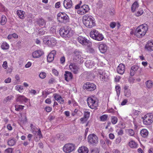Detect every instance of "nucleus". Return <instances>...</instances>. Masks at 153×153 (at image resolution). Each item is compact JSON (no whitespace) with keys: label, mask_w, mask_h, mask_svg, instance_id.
Returning <instances> with one entry per match:
<instances>
[{"label":"nucleus","mask_w":153,"mask_h":153,"mask_svg":"<svg viewBox=\"0 0 153 153\" xmlns=\"http://www.w3.org/2000/svg\"><path fill=\"white\" fill-rule=\"evenodd\" d=\"M84 25L87 27L92 28L96 26V24L94 18L91 16L86 14L82 18Z\"/></svg>","instance_id":"obj_1"},{"label":"nucleus","mask_w":153,"mask_h":153,"mask_svg":"<svg viewBox=\"0 0 153 153\" xmlns=\"http://www.w3.org/2000/svg\"><path fill=\"white\" fill-rule=\"evenodd\" d=\"M148 29V26L146 24H142L138 27L133 32V34L138 38H142L145 35Z\"/></svg>","instance_id":"obj_2"},{"label":"nucleus","mask_w":153,"mask_h":153,"mask_svg":"<svg viewBox=\"0 0 153 153\" xmlns=\"http://www.w3.org/2000/svg\"><path fill=\"white\" fill-rule=\"evenodd\" d=\"M59 31L60 36L65 39H67L71 37L74 34V31L67 26L61 27Z\"/></svg>","instance_id":"obj_3"},{"label":"nucleus","mask_w":153,"mask_h":153,"mask_svg":"<svg viewBox=\"0 0 153 153\" xmlns=\"http://www.w3.org/2000/svg\"><path fill=\"white\" fill-rule=\"evenodd\" d=\"M90 36L93 39L99 41L104 39L103 35L95 29H93L90 32Z\"/></svg>","instance_id":"obj_4"},{"label":"nucleus","mask_w":153,"mask_h":153,"mask_svg":"<svg viewBox=\"0 0 153 153\" xmlns=\"http://www.w3.org/2000/svg\"><path fill=\"white\" fill-rule=\"evenodd\" d=\"M57 18L58 21L62 23L66 24L69 21L68 16L64 12L59 13L57 15Z\"/></svg>","instance_id":"obj_5"},{"label":"nucleus","mask_w":153,"mask_h":153,"mask_svg":"<svg viewBox=\"0 0 153 153\" xmlns=\"http://www.w3.org/2000/svg\"><path fill=\"white\" fill-rule=\"evenodd\" d=\"M44 43L50 47L55 45L57 43L55 39L51 36H46L43 38Z\"/></svg>","instance_id":"obj_6"},{"label":"nucleus","mask_w":153,"mask_h":153,"mask_svg":"<svg viewBox=\"0 0 153 153\" xmlns=\"http://www.w3.org/2000/svg\"><path fill=\"white\" fill-rule=\"evenodd\" d=\"M97 98L94 97H89L87 100V104L88 106L91 109L96 108L98 105Z\"/></svg>","instance_id":"obj_7"},{"label":"nucleus","mask_w":153,"mask_h":153,"mask_svg":"<svg viewBox=\"0 0 153 153\" xmlns=\"http://www.w3.org/2000/svg\"><path fill=\"white\" fill-rule=\"evenodd\" d=\"M143 123L146 125H149L153 122V113L146 114L142 117Z\"/></svg>","instance_id":"obj_8"},{"label":"nucleus","mask_w":153,"mask_h":153,"mask_svg":"<svg viewBox=\"0 0 153 153\" xmlns=\"http://www.w3.org/2000/svg\"><path fill=\"white\" fill-rule=\"evenodd\" d=\"M87 140L89 144L92 146H96L98 143V138L94 134H89Z\"/></svg>","instance_id":"obj_9"},{"label":"nucleus","mask_w":153,"mask_h":153,"mask_svg":"<svg viewBox=\"0 0 153 153\" xmlns=\"http://www.w3.org/2000/svg\"><path fill=\"white\" fill-rule=\"evenodd\" d=\"M77 39L78 42L83 45L90 47L91 45V42L83 36H79L77 37Z\"/></svg>","instance_id":"obj_10"},{"label":"nucleus","mask_w":153,"mask_h":153,"mask_svg":"<svg viewBox=\"0 0 153 153\" xmlns=\"http://www.w3.org/2000/svg\"><path fill=\"white\" fill-rule=\"evenodd\" d=\"M75 149V146L74 144L68 143L66 144L63 147V151L66 153H70L73 151Z\"/></svg>","instance_id":"obj_11"},{"label":"nucleus","mask_w":153,"mask_h":153,"mask_svg":"<svg viewBox=\"0 0 153 153\" xmlns=\"http://www.w3.org/2000/svg\"><path fill=\"white\" fill-rule=\"evenodd\" d=\"M83 87L87 91H92L96 88V86L94 84L88 82L84 84Z\"/></svg>","instance_id":"obj_12"},{"label":"nucleus","mask_w":153,"mask_h":153,"mask_svg":"<svg viewBox=\"0 0 153 153\" xmlns=\"http://www.w3.org/2000/svg\"><path fill=\"white\" fill-rule=\"evenodd\" d=\"M89 10L88 6L86 5H84L82 6L79 10L77 11L78 14L80 15H83L87 12Z\"/></svg>","instance_id":"obj_13"},{"label":"nucleus","mask_w":153,"mask_h":153,"mask_svg":"<svg viewBox=\"0 0 153 153\" xmlns=\"http://www.w3.org/2000/svg\"><path fill=\"white\" fill-rule=\"evenodd\" d=\"M82 56L81 52L77 51H74V58L76 62H81L83 58Z\"/></svg>","instance_id":"obj_14"},{"label":"nucleus","mask_w":153,"mask_h":153,"mask_svg":"<svg viewBox=\"0 0 153 153\" xmlns=\"http://www.w3.org/2000/svg\"><path fill=\"white\" fill-rule=\"evenodd\" d=\"M69 68L74 73L76 74L79 72L78 67L75 63H71L69 66Z\"/></svg>","instance_id":"obj_15"},{"label":"nucleus","mask_w":153,"mask_h":153,"mask_svg":"<svg viewBox=\"0 0 153 153\" xmlns=\"http://www.w3.org/2000/svg\"><path fill=\"white\" fill-rule=\"evenodd\" d=\"M99 48L101 53H104L108 50V47L105 43H101L99 45Z\"/></svg>","instance_id":"obj_16"},{"label":"nucleus","mask_w":153,"mask_h":153,"mask_svg":"<svg viewBox=\"0 0 153 153\" xmlns=\"http://www.w3.org/2000/svg\"><path fill=\"white\" fill-rule=\"evenodd\" d=\"M54 98L60 104H63L64 103V100L60 95L57 94H54L53 95Z\"/></svg>","instance_id":"obj_17"},{"label":"nucleus","mask_w":153,"mask_h":153,"mask_svg":"<svg viewBox=\"0 0 153 153\" xmlns=\"http://www.w3.org/2000/svg\"><path fill=\"white\" fill-rule=\"evenodd\" d=\"M44 53L43 51L41 50L36 51L32 53V56L33 58H37L41 56Z\"/></svg>","instance_id":"obj_18"},{"label":"nucleus","mask_w":153,"mask_h":153,"mask_svg":"<svg viewBox=\"0 0 153 153\" xmlns=\"http://www.w3.org/2000/svg\"><path fill=\"white\" fill-rule=\"evenodd\" d=\"M145 48L149 51H153V40L148 41L147 42Z\"/></svg>","instance_id":"obj_19"},{"label":"nucleus","mask_w":153,"mask_h":153,"mask_svg":"<svg viewBox=\"0 0 153 153\" xmlns=\"http://www.w3.org/2000/svg\"><path fill=\"white\" fill-rule=\"evenodd\" d=\"M98 74L100 75V77L102 80L105 81L108 77V75L107 74L105 71L104 70H99Z\"/></svg>","instance_id":"obj_20"},{"label":"nucleus","mask_w":153,"mask_h":153,"mask_svg":"<svg viewBox=\"0 0 153 153\" xmlns=\"http://www.w3.org/2000/svg\"><path fill=\"white\" fill-rule=\"evenodd\" d=\"M56 54V51L53 50L51 51L47 56V60L48 62H51L54 59V56Z\"/></svg>","instance_id":"obj_21"},{"label":"nucleus","mask_w":153,"mask_h":153,"mask_svg":"<svg viewBox=\"0 0 153 153\" xmlns=\"http://www.w3.org/2000/svg\"><path fill=\"white\" fill-rule=\"evenodd\" d=\"M125 66L122 64H120L117 68V73L120 74H123L124 72Z\"/></svg>","instance_id":"obj_22"},{"label":"nucleus","mask_w":153,"mask_h":153,"mask_svg":"<svg viewBox=\"0 0 153 153\" xmlns=\"http://www.w3.org/2000/svg\"><path fill=\"white\" fill-rule=\"evenodd\" d=\"M72 5L71 0H65L63 2L64 7L66 9L71 8Z\"/></svg>","instance_id":"obj_23"},{"label":"nucleus","mask_w":153,"mask_h":153,"mask_svg":"<svg viewBox=\"0 0 153 153\" xmlns=\"http://www.w3.org/2000/svg\"><path fill=\"white\" fill-rule=\"evenodd\" d=\"M27 100V99L24 96L20 95H17L16 98V101L17 102H20L23 103L26 102Z\"/></svg>","instance_id":"obj_24"},{"label":"nucleus","mask_w":153,"mask_h":153,"mask_svg":"<svg viewBox=\"0 0 153 153\" xmlns=\"http://www.w3.org/2000/svg\"><path fill=\"white\" fill-rule=\"evenodd\" d=\"M124 95L127 97H129L131 94V91L129 88V86L125 85L124 86Z\"/></svg>","instance_id":"obj_25"},{"label":"nucleus","mask_w":153,"mask_h":153,"mask_svg":"<svg viewBox=\"0 0 153 153\" xmlns=\"http://www.w3.org/2000/svg\"><path fill=\"white\" fill-rule=\"evenodd\" d=\"M95 64L94 63V61H92L90 60L87 61L85 63V65L87 68H94V65Z\"/></svg>","instance_id":"obj_26"},{"label":"nucleus","mask_w":153,"mask_h":153,"mask_svg":"<svg viewBox=\"0 0 153 153\" xmlns=\"http://www.w3.org/2000/svg\"><path fill=\"white\" fill-rule=\"evenodd\" d=\"M34 134L35 135L34 139L36 141H38L42 137L40 129L39 130L38 132L37 131V132L35 133Z\"/></svg>","instance_id":"obj_27"},{"label":"nucleus","mask_w":153,"mask_h":153,"mask_svg":"<svg viewBox=\"0 0 153 153\" xmlns=\"http://www.w3.org/2000/svg\"><path fill=\"white\" fill-rule=\"evenodd\" d=\"M128 145L131 148L135 149L138 147V144L137 143L132 140H131L128 143Z\"/></svg>","instance_id":"obj_28"},{"label":"nucleus","mask_w":153,"mask_h":153,"mask_svg":"<svg viewBox=\"0 0 153 153\" xmlns=\"http://www.w3.org/2000/svg\"><path fill=\"white\" fill-rule=\"evenodd\" d=\"M65 79L67 81H69L72 78V74L70 72L66 71L64 74Z\"/></svg>","instance_id":"obj_29"},{"label":"nucleus","mask_w":153,"mask_h":153,"mask_svg":"<svg viewBox=\"0 0 153 153\" xmlns=\"http://www.w3.org/2000/svg\"><path fill=\"white\" fill-rule=\"evenodd\" d=\"M78 151L79 153H88L89 150L87 147L83 146L79 147Z\"/></svg>","instance_id":"obj_30"},{"label":"nucleus","mask_w":153,"mask_h":153,"mask_svg":"<svg viewBox=\"0 0 153 153\" xmlns=\"http://www.w3.org/2000/svg\"><path fill=\"white\" fill-rule=\"evenodd\" d=\"M138 66L137 65L133 66L131 68L130 73V75L131 76H133L134 75L136 71L138 69Z\"/></svg>","instance_id":"obj_31"},{"label":"nucleus","mask_w":153,"mask_h":153,"mask_svg":"<svg viewBox=\"0 0 153 153\" xmlns=\"http://www.w3.org/2000/svg\"><path fill=\"white\" fill-rule=\"evenodd\" d=\"M37 24L40 27H45L46 22L42 19H39L37 21Z\"/></svg>","instance_id":"obj_32"},{"label":"nucleus","mask_w":153,"mask_h":153,"mask_svg":"<svg viewBox=\"0 0 153 153\" xmlns=\"http://www.w3.org/2000/svg\"><path fill=\"white\" fill-rule=\"evenodd\" d=\"M17 13L19 17L21 19H23L25 18L24 15L25 12L22 10H18Z\"/></svg>","instance_id":"obj_33"},{"label":"nucleus","mask_w":153,"mask_h":153,"mask_svg":"<svg viewBox=\"0 0 153 153\" xmlns=\"http://www.w3.org/2000/svg\"><path fill=\"white\" fill-rule=\"evenodd\" d=\"M139 6V4L137 1H135L133 3L131 6V10L133 12H134V11Z\"/></svg>","instance_id":"obj_34"},{"label":"nucleus","mask_w":153,"mask_h":153,"mask_svg":"<svg viewBox=\"0 0 153 153\" xmlns=\"http://www.w3.org/2000/svg\"><path fill=\"white\" fill-rule=\"evenodd\" d=\"M30 127L31 128V131L33 134L37 132L40 129L38 128H37L35 126H34L33 124H30Z\"/></svg>","instance_id":"obj_35"},{"label":"nucleus","mask_w":153,"mask_h":153,"mask_svg":"<svg viewBox=\"0 0 153 153\" xmlns=\"http://www.w3.org/2000/svg\"><path fill=\"white\" fill-rule=\"evenodd\" d=\"M7 21V19L5 15H3L1 16L0 21V24L1 25H4Z\"/></svg>","instance_id":"obj_36"},{"label":"nucleus","mask_w":153,"mask_h":153,"mask_svg":"<svg viewBox=\"0 0 153 153\" xmlns=\"http://www.w3.org/2000/svg\"><path fill=\"white\" fill-rule=\"evenodd\" d=\"M140 134L143 137H146L148 135V131L146 129H143L140 131Z\"/></svg>","instance_id":"obj_37"},{"label":"nucleus","mask_w":153,"mask_h":153,"mask_svg":"<svg viewBox=\"0 0 153 153\" xmlns=\"http://www.w3.org/2000/svg\"><path fill=\"white\" fill-rule=\"evenodd\" d=\"M9 47V45L5 42L3 43L1 45V48L3 50H7Z\"/></svg>","instance_id":"obj_38"},{"label":"nucleus","mask_w":153,"mask_h":153,"mask_svg":"<svg viewBox=\"0 0 153 153\" xmlns=\"http://www.w3.org/2000/svg\"><path fill=\"white\" fill-rule=\"evenodd\" d=\"M117 126L120 129H124L126 127L125 123L122 121L120 122Z\"/></svg>","instance_id":"obj_39"},{"label":"nucleus","mask_w":153,"mask_h":153,"mask_svg":"<svg viewBox=\"0 0 153 153\" xmlns=\"http://www.w3.org/2000/svg\"><path fill=\"white\" fill-rule=\"evenodd\" d=\"M15 88L16 90L19 92L22 93L23 90V87L22 85H17L15 86Z\"/></svg>","instance_id":"obj_40"},{"label":"nucleus","mask_w":153,"mask_h":153,"mask_svg":"<svg viewBox=\"0 0 153 153\" xmlns=\"http://www.w3.org/2000/svg\"><path fill=\"white\" fill-rule=\"evenodd\" d=\"M24 106L19 105H15V110L16 111H20L22 110Z\"/></svg>","instance_id":"obj_41"},{"label":"nucleus","mask_w":153,"mask_h":153,"mask_svg":"<svg viewBox=\"0 0 153 153\" xmlns=\"http://www.w3.org/2000/svg\"><path fill=\"white\" fill-rule=\"evenodd\" d=\"M146 87L149 88H151L152 87L153 82L151 80H148L146 82Z\"/></svg>","instance_id":"obj_42"},{"label":"nucleus","mask_w":153,"mask_h":153,"mask_svg":"<svg viewBox=\"0 0 153 153\" xmlns=\"http://www.w3.org/2000/svg\"><path fill=\"white\" fill-rule=\"evenodd\" d=\"M16 143V141L15 140L12 139L8 141V144L10 146H12L14 145Z\"/></svg>","instance_id":"obj_43"},{"label":"nucleus","mask_w":153,"mask_h":153,"mask_svg":"<svg viewBox=\"0 0 153 153\" xmlns=\"http://www.w3.org/2000/svg\"><path fill=\"white\" fill-rule=\"evenodd\" d=\"M118 121V119L117 117L113 116L112 117L111 119V121L112 124L114 125L116 124Z\"/></svg>","instance_id":"obj_44"},{"label":"nucleus","mask_w":153,"mask_h":153,"mask_svg":"<svg viewBox=\"0 0 153 153\" xmlns=\"http://www.w3.org/2000/svg\"><path fill=\"white\" fill-rule=\"evenodd\" d=\"M115 90L117 92V95L118 97H119L120 93V87L119 85L115 86Z\"/></svg>","instance_id":"obj_45"},{"label":"nucleus","mask_w":153,"mask_h":153,"mask_svg":"<svg viewBox=\"0 0 153 153\" xmlns=\"http://www.w3.org/2000/svg\"><path fill=\"white\" fill-rule=\"evenodd\" d=\"M143 9H140L135 13L136 16H139L143 14Z\"/></svg>","instance_id":"obj_46"},{"label":"nucleus","mask_w":153,"mask_h":153,"mask_svg":"<svg viewBox=\"0 0 153 153\" xmlns=\"http://www.w3.org/2000/svg\"><path fill=\"white\" fill-rule=\"evenodd\" d=\"M13 97L12 96H8L4 100V102L6 103L8 101H10L13 99Z\"/></svg>","instance_id":"obj_47"},{"label":"nucleus","mask_w":153,"mask_h":153,"mask_svg":"<svg viewBox=\"0 0 153 153\" xmlns=\"http://www.w3.org/2000/svg\"><path fill=\"white\" fill-rule=\"evenodd\" d=\"M0 7L1 11L2 12H5L7 10V9L4 6V5L0 2Z\"/></svg>","instance_id":"obj_48"},{"label":"nucleus","mask_w":153,"mask_h":153,"mask_svg":"<svg viewBox=\"0 0 153 153\" xmlns=\"http://www.w3.org/2000/svg\"><path fill=\"white\" fill-rule=\"evenodd\" d=\"M46 73L43 72H41L39 75L40 78L42 79H44L46 77Z\"/></svg>","instance_id":"obj_49"},{"label":"nucleus","mask_w":153,"mask_h":153,"mask_svg":"<svg viewBox=\"0 0 153 153\" xmlns=\"http://www.w3.org/2000/svg\"><path fill=\"white\" fill-rule=\"evenodd\" d=\"M128 133L129 135L133 136L134 134V132L132 129H129L128 130Z\"/></svg>","instance_id":"obj_50"},{"label":"nucleus","mask_w":153,"mask_h":153,"mask_svg":"<svg viewBox=\"0 0 153 153\" xmlns=\"http://www.w3.org/2000/svg\"><path fill=\"white\" fill-rule=\"evenodd\" d=\"M108 117V115L106 114H105L101 116L100 119L102 121H105L106 120Z\"/></svg>","instance_id":"obj_51"},{"label":"nucleus","mask_w":153,"mask_h":153,"mask_svg":"<svg viewBox=\"0 0 153 153\" xmlns=\"http://www.w3.org/2000/svg\"><path fill=\"white\" fill-rule=\"evenodd\" d=\"M121 141V138L120 137H118L115 140V142L116 144H118L120 143Z\"/></svg>","instance_id":"obj_52"},{"label":"nucleus","mask_w":153,"mask_h":153,"mask_svg":"<svg viewBox=\"0 0 153 153\" xmlns=\"http://www.w3.org/2000/svg\"><path fill=\"white\" fill-rule=\"evenodd\" d=\"M91 153H99V149L97 148H95L91 150Z\"/></svg>","instance_id":"obj_53"},{"label":"nucleus","mask_w":153,"mask_h":153,"mask_svg":"<svg viewBox=\"0 0 153 153\" xmlns=\"http://www.w3.org/2000/svg\"><path fill=\"white\" fill-rule=\"evenodd\" d=\"M84 117L86 118V119L88 118L90 114V113L88 111H85L84 113Z\"/></svg>","instance_id":"obj_54"},{"label":"nucleus","mask_w":153,"mask_h":153,"mask_svg":"<svg viewBox=\"0 0 153 153\" xmlns=\"http://www.w3.org/2000/svg\"><path fill=\"white\" fill-rule=\"evenodd\" d=\"M21 116L23 121L24 120H26V115L25 113L21 114Z\"/></svg>","instance_id":"obj_55"},{"label":"nucleus","mask_w":153,"mask_h":153,"mask_svg":"<svg viewBox=\"0 0 153 153\" xmlns=\"http://www.w3.org/2000/svg\"><path fill=\"white\" fill-rule=\"evenodd\" d=\"M105 141L106 144L108 145V146H109L111 145L112 142L108 139H106L105 140Z\"/></svg>","instance_id":"obj_56"},{"label":"nucleus","mask_w":153,"mask_h":153,"mask_svg":"<svg viewBox=\"0 0 153 153\" xmlns=\"http://www.w3.org/2000/svg\"><path fill=\"white\" fill-rule=\"evenodd\" d=\"M118 135H122L123 134V131L122 129H120V130L116 131Z\"/></svg>","instance_id":"obj_57"},{"label":"nucleus","mask_w":153,"mask_h":153,"mask_svg":"<svg viewBox=\"0 0 153 153\" xmlns=\"http://www.w3.org/2000/svg\"><path fill=\"white\" fill-rule=\"evenodd\" d=\"M52 108L50 106L46 107L45 108V110L47 112H49L52 110Z\"/></svg>","instance_id":"obj_58"},{"label":"nucleus","mask_w":153,"mask_h":153,"mask_svg":"<svg viewBox=\"0 0 153 153\" xmlns=\"http://www.w3.org/2000/svg\"><path fill=\"white\" fill-rule=\"evenodd\" d=\"M7 63L6 61H4L2 64V67L5 69H6L7 68Z\"/></svg>","instance_id":"obj_59"},{"label":"nucleus","mask_w":153,"mask_h":153,"mask_svg":"<svg viewBox=\"0 0 153 153\" xmlns=\"http://www.w3.org/2000/svg\"><path fill=\"white\" fill-rule=\"evenodd\" d=\"M57 137L59 138V139L60 140H63L64 138V135L63 134H61L59 135V136H57Z\"/></svg>","instance_id":"obj_60"},{"label":"nucleus","mask_w":153,"mask_h":153,"mask_svg":"<svg viewBox=\"0 0 153 153\" xmlns=\"http://www.w3.org/2000/svg\"><path fill=\"white\" fill-rule=\"evenodd\" d=\"M13 149L12 148H8L6 149L5 151V153H12Z\"/></svg>","instance_id":"obj_61"},{"label":"nucleus","mask_w":153,"mask_h":153,"mask_svg":"<svg viewBox=\"0 0 153 153\" xmlns=\"http://www.w3.org/2000/svg\"><path fill=\"white\" fill-rule=\"evenodd\" d=\"M140 111L134 109L132 111V112L135 115H138L139 114Z\"/></svg>","instance_id":"obj_62"},{"label":"nucleus","mask_w":153,"mask_h":153,"mask_svg":"<svg viewBox=\"0 0 153 153\" xmlns=\"http://www.w3.org/2000/svg\"><path fill=\"white\" fill-rule=\"evenodd\" d=\"M65 61V59L64 56L61 57L60 58V62L61 64L64 63Z\"/></svg>","instance_id":"obj_63"},{"label":"nucleus","mask_w":153,"mask_h":153,"mask_svg":"<svg viewBox=\"0 0 153 153\" xmlns=\"http://www.w3.org/2000/svg\"><path fill=\"white\" fill-rule=\"evenodd\" d=\"M55 82V79L53 78H51L49 80L48 83L50 84H53Z\"/></svg>","instance_id":"obj_64"}]
</instances>
